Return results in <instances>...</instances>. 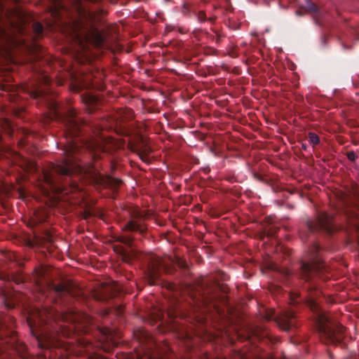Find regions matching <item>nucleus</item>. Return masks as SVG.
Masks as SVG:
<instances>
[{
  "mask_svg": "<svg viewBox=\"0 0 359 359\" xmlns=\"http://www.w3.org/2000/svg\"><path fill=\"white\" fill-rule=\"evenodd\" d=\"M317 327L318 331L332 343L339 341L341 339V334L344 330V327L341 325L337 326L334 328V324L324 313H319L318 314Z\"/></svg>",
  "mask_w": 359,
  "mask_h": 359,
  "instance_id": "f257e3e1",
  "label": "nucleus"
},
{
  "mask_svg": "<svg viewBox=\"0 0 359 359\" xmlns=\"http://www.w3.org/2000/svg\"><path fill=\"white\" fill-rule=\"evenodd\" d=\"M4 43H13V38L12 35L6 32V30L0 25V48Z\"/></svg>",
  "mask_w": 359,
  "mask_h": 359,
  "instance_id": "f03ea898",
  "label": "nucleus"
},
{
  "mask_svg": "<svg viewBox=\"0 0 359 359\" xmlns=\"http://www.w3.org/2000/svg\"><path fill=\"white\" fill-rule=\"evenodd\" d=\"M125 229L131 231H135L138 229V226L135 222L130 221L126 225Z\"/></svg>",
  "mask_w": 359,
  "mask_h": 359,
  "instance_id": "7ed1b4c3",
  "label": "nucleus"
},
{
  "mask_svg": "<svg viewBox=\"0 0 359 359\" xmlns=\"http://www.w3.org/2000/svg\"><path fill=\"white\" fill-rule=\"evenodd\" d=\"M309 140L313 144H317L319 142V137L314 133L309 134Z\"/></svg>",
  "mask_w": 359,
  "mask_h": 359,
  "instance_id": "20e7f679",
  "label": "nucleus"
},
{
  "mask_svg": "<svg viewBox=\"0 0 359 359\" xmlns=\"http://www.w3.org/2000/svg\"><path fill=\"white\" fill-rule=\"evenodd\" d=\"M34 29L36 33H40L41 32L43 27L41 24L36 22L34 25Z\"/></svg>",
  "mask_w": 359,
  "mask_h": 359,
  "instance_id": "39448f33",
  "label": "nucleus"
},
{
  "mask_svg": "<svg viewBox=\"0 0 359 359\" xmlns=\"http://www.w3.org/2000/svg\"><path fill=\"white\" fill-rule=\"evenodd\" d=\"M302 269L304 271H310L313 270V265H311L310 264H304L302 266Z\"/></svg>",
  "mask_w": 359,
  "mask_h": 359,
  "instance_id": "423d86ee",
  "label": "nucleus"
},
{
  "mask_svg": "<svg viewBox=\"0 0 359 359\" xmlns=\"http://www.w3.org/2000/svg\"><path fill=\"white\" fill-rule=\"evenodd\" d=\"M71 170L72 167L69 164H67L65 167L62 169V172L63 174L67 175L71 172Z\"/></svg>",
  "mask_w": 359,
  "mask_h": 359,
  "instance_id": "0eeeda50",
  "label": "nucleus"
},
{
  "mask_svg": "<svg viewBox=\"0 0 359 359\" xmlns=\"http://www.w3.org/2000/svg\"><path fill=\"white\" fill-rule=\"evenodd\" d=\"M348 158L353 161L356 158V155L355 153L351 152L348 154Z\"/></svg>",
  "mask_w": 359,
  "mask_h": 359,
  "instance_id": "6e6552de",
  "label": "nucleus"
},
{
  "mask_svg": "<svg viewBox=\"0 0 359 359\" xmlns=\"http://www.w3.org/2000/svg\"><path fill=\"white\" fill-rule=\"evenodd\" d=\"M306 10H307V11H314L315 10V6L312 4H310L309 2L308 4L306 6Z\"/></svg>",
  "mask_w": 359,
  "mask_h": 359,
  "instance_id": "1a4fd4ad",
  "label": "nucleus"
},
{
  "mask_svg": "<svg viewBox=\"0 0 359 359\" xmlns=\"http://www.w3.org/2000/svg\"><path fill=\"white\" fill-rule=\"evenodd\" d=\"M309 304L311 309H314L316 306V302L313 300H310Z\"/></svg>",
  "mask_w": 359,
  "mask_h": 359,
  "instance_id": "9d476101",
  "label": "nucleus"
},
{
  "mask_svg": "<svg viewBox=\"0 0 359 359\" xmlns=\"http://www.w3.org/2000/svg\"><path fill=\"white\" fill-rule=\"evenodd\" d=\"M102 36L98 34L97 36V38H96V43H97V45H99L102 42Z\"/></svg>",
  "mask_w": 359,
  "mask_h": 359,
  "instance_id": "9b49d317",
  "label": "nucleus"
},
{
  "mask_svg": "<svg viewBox=\"0 0 359 359\" xmlns=\"http://www.w3.org/2000/svg\"><path fill=\"white\" fill-rule=\"evenodd\" d=\"M293 316V315L292 313H290L289 315H287L285 316L283 319L282 320H287V319H289L290 318H292Z\"/></svg>",
  "mask_w": 359,
  "mask_h": 359,
  "instance_id": "f8f14e48",
  "label": "nucleus"
},
{
  "mask_svg": "<svg viewBox=\"0 0 359 359\" xmlns=\"http://www.w3.org/2000/svg\"><path fill=\"white\" fill-rule=\"evenodd\" d=\"M73 149H74V145H71V146H70V148L67 149V151L68 152H70V151H72V150Z\"/></svg>",
  "mask_w": 359,
  "mask_h": 359,
  "instance_id": "ddd939ff",
  "label": "nucleus"
},
{
  "mask_svg": "<svg viewBox=\"0 0 359 359\" xmlns=\"http://www.w3.org/2000/svg\"><path fill=\"white\" fill-rule=\"evenodd\" d=\"M90 99L92 100V102H95V98L94 97H91Z\"/></svg>",
  "mask_w": 359,
  "mask_h": 359,
  "instance_id": "4468645a",
  "label": "nucleus"
},
{
  "mask_svg": "<svg viewBox=\"0 0 359 359\" xmlns=\"http://www.w3.org/2000/svg\"><path fill=\"white\" fill-rule=\"evenodd\" d=\"M141 158L142 159V161H146V160H145L143 157H142V156H141Z\"/></svg>",
  "mask_w": 359,
  "mask_h": 359,
  "instance_id": "2eb2a0df",
  "label": "nucleus"
}]
</instances>
